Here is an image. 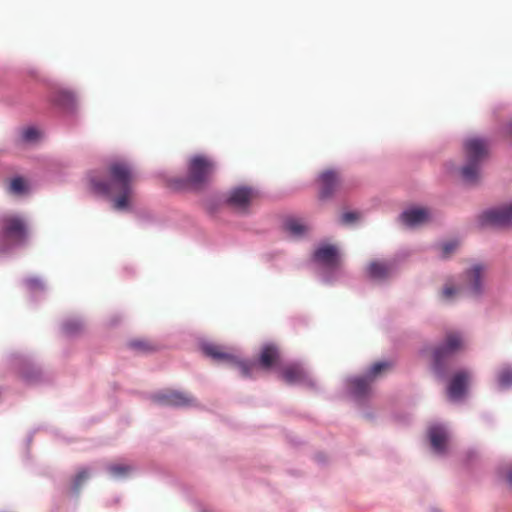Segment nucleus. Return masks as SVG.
Segmentation results:
<instances>
[{
	"label": "nucleus",
	"mask_w": 512,
	"mask_h": 512,
	"mask_svg": "<svg viewBox=\"0 0 512 512\" xmlns=\"http://www.w3.org/2000/svg\"><path fill=\"white\" fill-rule=\"evenodd\" d=\"M106 181L96 175L89 177L91 188L102 195H113V208L119 211L127 210L133 198V188L137 181L134 167L124 160H115L107 166Z\"/></svg>",
	"instance_id": "1"
},
{
	"label": "nucleus",
	"mask_w": 512,
	"mask_h": 512,
	"mask_svg": "<svg viewBox=\"0 0 512 512\" xmlns=\"http://www.w3.org/2000/svg\"><path fill=\"white\" fill-rule=\"evenodd\" d=\"M466 164L461 169V176L466 183H475L480 174V164L488 155V144L480 138H470L464 143Z\"/></svg>",
	"instance_id": "2"
},
{
	"label": "nucleus",
	"mask_w": 512,
	"mask_h": 512,
	"mask_svg": "<svg viewBox=\"0 0 512 512\" xmlns=\"http://www.w3.org/2000/svg\"><path fill=\"white\" fill-rule=\"evenodd\" d=\"M486 273V267L482 264L473 265L466 272V279L463 290H466L467 293L471 296H477L482 292L483 288V280ZM462 292V289L455 288L452 285H445L442 290V298L445 301L452 300L456 295H459Z\"/></svg>",
	"instance_id": "3"
},
{
	"label": "nucleus",
	"mask_w": 512,
	"mask_h": 512,
	"mask_svg": "<svg viewBox=\"0 0 512 512\" xmlns=\"http://www.w3.org/2000/svg\"><path fill=\"white\" fill-rule=\"evenodd\" d=\"M205 355L217 361H225L237 367L243 377H251L258 369L255 362L240 361L236 355L227 352L224 347L215 344H206L203 346Z\"/></svg>",
	"instance_id": "4"
},
{
	"label": "nucleus",
	"mask_w": 512,
	"mask_h": 512,
	"mask_svg": "<svg viewBox=\"0 0 512 512\" xmlns=\"http://www.w3.org/2000/svg\"><path fill=\"white\" fill-rule=\"evenodd\" d=\"M214 171L213 163L204 156L191 158L188 166V182L194 188H201L209 182Z\"/></svg>",
	"instance_id": "5"
},
{
	"label": "nucleus",
	"mask_w": 512,
	"mask_h": 512,
	"mask_svg": "<svg viewBox=\"0 0 512 512\" xmlns=\"http://www.w3.org/2000/svg\"><path fill=\"white\" fill-rule=\"evenodd\" d=\"M1 234L9 244H21L27 237V225L17 215H6L1 219Z\"/></svg>",
	"instance_id": "6"
},
{
	"label": "nucleus",
	"mask_w": 512,
	"mask_h": 512,
	"mask_svg": "<svg viewBox=\"0 0 512 512\" xmlns=\"http://www.w3.org/2000/svg\"><path fill=\"white\" fill-rule=\"evenodd\" d=\"M464 348V339L459 332L450 331L446 334L443 343L436 347L433 351V359L436 368H439L441 364L454 355L456 352Z\"/></svg>",
	"instance_id": "7"
},
{
	"label": "nucleus",
	"mask_w": 512,
	"mask_h": 512,
	"mask_svg": "<svg viewBox=\"0 0 512 512\" xmlns=\"http://www.w3.org/2000/svg\"><path fill=\"white\" fill-rule=\"evenodd\" d=\"M481 226L505 227L512 223V204L483 212Z\"/></svg>",
	"instance_id": "8"
},
{
	"label": "nucleus",
	"mask_w": 512,
	"mask_h": 512,
	"mask_svg": "<svg viewBox=\"0 0 512 512\" xmlns=\"http://www.w3.org/2000/svg\"><path fill=\"white\" fill-rule=\"evenodd\" d=\"M153 401L161 405L176 407H186L195 404V399L193 397L175 390H167L155 394L153 396Z\"/></svg>",
	"instance_id": "9"
},
{
	"label": "nucleus",
	"mask_w": 512,
	"mask_h": 512,
	"mask_svg": "<svg viewBox=\"0 0 512 512\" xmlns=\"http://www.w3.org/2000/svg\"><path fill=\"white\" fill-rule=\"evenodd\" d=\"M256 195V192L250 187H236L230 191L227 202L235 209L245 211Z\"/></svg>",
	"instance_id": "10"
},
{
	"label": "nucleus",
	"mask_w": 512,
	"mask_h": 512,
	"mask_svg": "<svg viewBox=\"0 0 512 512\" xmlns=\"http://www.w3.org/2000/svg\"><path fill=\"white\" fill-rule=\"evenodd\" d=\"M469 381L470 373L468 371L462 370L456 372L449 382L447 388L448 396L452 400L461 399L466 393Z\"/></svg>",
	"instance_id": "11"
},
{
	"label": "nucleus",
	"mask_w": 512,
	"mask_h": 512,
	"mask_svg": "<svg viewBox=\"0 0 512 512\" xmlns=\"http://www.w3.org/2000/svg\"><path fill=\"white\" fill-rule=\"evenodd\" d=\"M428 436L432 449L437 454H445L448 447L449 435L441 425H433L428 429Z\"/></svg>",
	"instance_id": "12"
},
{
	"label": "nucleus",
	"mask_w": 512,
	"mask_h": 512,
	"mask_svg": "<svg viewBox=\"0 0 512 512\" xmlns=\"http://www.w3.org/2000/svg\"><path fill=\"white\" fill-rule=\"evenodd\" d=\"M320 197L322 199L330 197L341 185L339 173L334 170H327L319 177Z\"/></svg>",
	"instance_id": "13"
},
{
	"label": "nucleus",
	"mask_w": 512,
	"mask_h": 512,
	"mask_svg": "<svg viewBox=\"0 0 512 512\" xmlns=\"http://www.w3.org/2000/svg\"><path fill=\"white\" fill-rule=\"evenodd\" d=\"M400 218L407 226L414 227L429 220V211L425 208H411L404 211Z\"/></svg>",
	"instance_id": "14"
},
{
	"label": "nucleus",
	"mask_w": 512,
	"mask_h": 512,
	"mask_svg": "<svg viewBox=\"0 0 512 512\" xmlns=\"http://www.w3.org/2000/svg\"><path fill=\"white\" fill-rule=\"evenodd\" d=\"M282 378L288 384H300L308 381V375L305 370L298 364H290L283 368Z\"/></svg>",
	"instance_id": "15"
},
{
	"label": "nucleus",
	"mask_w": 512,
	"mask_h": 512,
	"mask_svg": "<svg viewBox=\"0 0 512 512\" xmlns=\"http://www.w3.org/2000/svg\"><path fill=\"white\" fill-rule=\"evenodd\" d=\"M315 259L326 265L335 266L338 263V251L334 245H323L314 253Z\"/></svg>",
	"instance_id": "16"
},
{
	"label": "nucleus",
	"mask_w": 512,
	"mask_h": 512,
	"mask_svg": "<svg viewBox=\"0 0 512 512\" xmlns=\"http://www.w3.org/2000/svg\"><path fill=\"white\" fill-rule=\"evenodd\" d=\"M367 271L370 278L383 280L391 274L392 266L387 262L374 261L369 264Z\"/></svg>",
	"instance_id": "17"
},
{
	"label": "nucleus",
	"mask_w": 512,
	"mask_h": 512,
	"mask_svg": "<svg viewBox=\"0 0 512 512\" xmlns=\"http://www.w3.org/2000/svg\"><path fill=\"white\" fill-rule=\"evenodd\" d=\"M278 358L279 353L275 346H264L260 353L259 366L264 369H269L277 362Z\"/></svg>",
	"instance_id": "18"
},
{
	"label": "nucleus",
	"mask_w": 512,
	"mask_h": 512,
	"mask_svg": "<svg viewBox=\"0 0 512 512\" xmlns=\"http://www.w3.org/2000/svg\"><path fill=\"white\" fill-rule=\"evenodd\" d=\"M285 230L295 238L304 236L309 231V226L295 218L288 219L284 224Z\"/></svg>",
	"instance_id": "19"
},
{
	"label": "nucleus",
	"mask_w": 512,
	"mask_h": 512,
	"mask_svg": "<svg viewBox=\"0 0 512 512\" xmlns=\"http://www.w3.org/2000/svg\"><path fill=\"white\" fill-rule=\"evenodd\" d=\"M372 381L373 379L369 378L368 375L352 379L350 381L352 393L357 397L365 396L370 390Z\"/></svg>",
	"instance_id": "20"
},
{
	"label": "nucleus",
	"mask_w": 512,
	"mask_h": 512,
	"mask_svg": "<svg viewBox=\"0 0 512 512\" xmlns=\"http://www.w3.org/2000/svg\"><path fill=\"white\" fill-rule=\"evenodd\" d=\"M53 101L55 104L65 109H72L75 104V96L70 91L59 90L55 93Z\"/></svg>",
	"instance_id": "21"
},
{
	"label": "nucleus",
	"mask_w": 512,
	"mask_h": 512,
	"mask_svg": "<svg viewBox=\"0 0 512 512\" xmlns=\"http://www.w3.org/2000/svg\"><path fill=\"white\" fill-rule=\"evenodd\" d=\"M130 347L140 353H151L157 350V345L150 340L138 339L130 342Z\"/></svg>",
	"instance_id": "22"
},
{
	"label": "nucleus",
	"mask_w": 512,
	"mask_h": 512,
	"mask_svg": "<svg viewBox=\"0 0 512 512\" xmlns=\"http://www.w3.org/2000/svg\"><path fill=\"white\" fill-rule=\"evenodd\" d=\"M108 471L115 478H121L128 475L132 471V466L128 464H112L108 467Z\"/></svg>",
	"instance_id": "23"
},
{
	"label": "nucleus",
	"mask_w": 512,
	"mask_h": 512,
	"mask_svg": "<svg viewBox=\"0 0 512 512\" xmlns=\"http://www.w3.org/2000/svg\"><path fill=\"white\" fill-rule=\"evenodd\" d=\"M27 189L26 182L21 177H16L11 180L9 185V191L13 194L20 195L23 194Z\"/></svg>",
	"instance_id": "24"
},
{
	"label": "nucleus",
	"mask_w": 512,
	"mask_h": 512,
	"mask_svg": "<svg viewBox=\"0 0 512 512\" xmlns=\"http://www.w3.org/2000/svg\"><path fill=\"white\" fill-rule=\"evenodd\" d=\"M499 385L507 388L512 385V368H503L498 374Z\"/></svg>",
	"instance_id": "25"
},
{
	"label": "nucleus",
	"mask_w": 512,
	"mask_h": 512,
	"mask_svg": "<svg viewBox=\"0 0 512 512\" xmlns=\"http://www.w3.org/2000/svg\"><path fill=\"white\" fill-rule=\"evenodd\" d=\"M390 364L388 362H377L371 366L367 375L369 378L374 379L381 374L382 371L388 370Z\"/></svg>",
	"instance_id": "26"
},
{
	"label": "nucleus",
	"mask_w": 512,
	"mask_h": 512,
	"mask_svg": "<svg viewBox=\"0 0 512 512\" xmlns=\"http://www.w3.org/2000/svg\"><path fill=\"white\" fill-rule=\"evenodd\" d=\"M41 136V132L35 127H28L22 132V139L26 142H34Z\"/></svg>",
	"instance_id": "27"
},
{
	"label": "nucleus",
	"mask_w": 512,
	"mask_h": 512,
	"mask_svg": "<svg viewBox=\"0 0 512 512\" xmlns=\"http://www.w3.org/2000/svg\"><path fill=\"white\" fill-rule=\"evenodd\" d=\"M457 247L458 242L455 240L443 243L441 246L442 257H449L456 250Z\"/></svg>",
	"instance_id": "28"
},
{
	"label": "nucleus",
	"mask_w": 512,
	"mask_h": 512,
	"mask_svg": "<svg viewBox=\"0 0 512 512\" xmlns=\"http://www.w3.org/2000/svg\"><path fill=\"white\" fill-rule=\"evenodd\" d=\"M359 218V214L356 212H345L341 216V222L343 224H351Z\"/></svg>",
	"instance_id": "29"
},
{
	"label": "nucleus",
	"mask_w": 512,
	"mask_h": 512,
	"mask_svg": "<svg viewBox=\"0 0 512 512\" xmlns=\"http://www.w3.org/2000/svg\"><path fill=\"white\" fill-rule=\"evenodd\" d=\"M80 329V323L75 321L66 322L64 324V330L67 334H72Z\"/></svg>",
	"instance_id": "30"
},
{
	"label": "nucleus",
	"mask_w": 512,
	"mask_h": 512,
	"mask_svg": "<svg viewBox=\"0 0 512 512\" xmlns=\"http://www.w3.org/2000/svg\"><path fill=\"white\" fill-rule=\"evenodd\" d=\"M88 477L89 474L86 470L80 471L75 477V488L78 489Z\"/></svg>",
	"instance_id": "31"
},
{
	"label": "nucleus",
	"mask_w": 512,
	"mask_h": 512,
	"mask_svg": "<svg viewBox=\"0 0 512 512\" xmlns=\"http://www.w3.org/2000/svg\"><path fill=\"white\" fill-rule=\"evenodd\" d=\"M506 480L507 482L512 485V466L508 468V470L506 471Z\"/></svg>",
	"instance_id": "32"
},
{
	"label": "nucleus",
	"mask_w": 512,
	"mask_h": 512,
	"mask_svg": "<svg viewBox=\"0 0 512 512\" xmlns=\"http://www.w3.org/2000/svg\"><path fill=\"white\" fill-rule=\"evenodd\" d=\"M507 132L512 137V120L509 122L507 126Z\"/></svg>",
	"instance_id": "33"
}]
</instances>
